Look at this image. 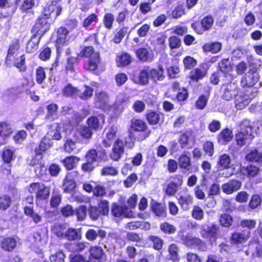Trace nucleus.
<instances>
[{
  "label": "nucleus",
  "mask_w": 262,
  "mask_h": 262,
  "mask_svg": "<svg viewBox=\"0 0 262 262\" xmlns=\"http://www.w3.org/2000/svg\"><path fill=\"white\" fill-rule=\"evenodd\" d=\"M25 214L31 217L33 222L38 224L41 221V216L37 213H36L32 206H25L24 207Z\"/></svg>",
  "instance_id": "473e14b6"
},
{
  "label": "nucleus",
  "mask_w": 262,
  "mask_h": 262,
  "mask_svg": "<svg viewBox=\"0 0 262 262\" xmlns=\"http://www.w3.org/2000/svg\"><path fill=\"white\" fill-rule=\"evenodd\" d=\"M242 186V183L237 180H232L228 182L224 183L222 186L223 191L227 194H230L239 190Z\"/></svg>",
  "instance_id": "9b49d317"
},
{
  "label": "nucleus",
  "mask_w": 262,
  "mask_h": 262,
  "mask_svg": "<svg viewBox=\"0 0 262 262\" xmlns=\"http://www.w3.org/2000/svg\"><path fill=\"white\" fill-rule=\"evenodd\" d=\"M149 78L150 77L148 68L144 69L141 71L137 79L135 80L134 82L142 85H145L148 83Z\"/></svg>",
  "instance_id": "58836bf2"
},
{
  "label": "nucleus",
  "mask_w": 262,
  "mask_h": 262,
  "mask_svg": "<svg viewBox=\"0 0 262 262\" xmlns=\"http://www.w3.org/2000/svg\"><path fill=\"white\" fill-rule=\"evenodd\" d=\"M20 45L18 40H15L9 45L5 63L7 67L10 65L15 58L19 54Z\"/></svg>",
  "instance_id": "9d476101"
},
{
  "label": "nucleus",
  "mask_w": 262,
  "mask_h": 262,
  "mask_svg": "<svg viewBox=\"0 0 262 262\" xmlns=\"http://www.w3.org/2000/svg\"><path fill=\"white\" fill-rule=\"evenodd\" d=\"M61 195L57 192H53L50 200V205L52 208H57L61 202Z\"/></svg>",
  "instance_id": "5fc2aeb1"
},
{
  "label": "nucleus",
  "mask_w": 262,
  "mask_h": 262,
  "mask_svg": "<svg viewBox=\"0 0 262 262\" xmlns=\"http://www.w3.org/2000/svg\"><path fill=\"white\" fill-rule=\"evenodd\" d=\"M207 70L205 65L202 64L199 68L192 70L190 73V78L193 80L198 81L202 79L206 74Z\"/></svg>",
  "instance_id": "4be33fe9"
},
{
  "label": "nucleus",
  "mask_w": 262,
  "mask_h": 262,
  "mask_svg": "<svg viewBox=\"0 0 262 262\" xmlns=\"http://www.w3.org/2000/svg\"><path fill=\"white\" fill-rule=\"evenodd\" d=\"M61 127L57 123H54L51 126V129L48 132V135L53 139L59 140L61 138L60 134Z\"/></svg>",
  "instance_id": "f704fd0d"
},
{
  "label": "nucleus",
  "mask_w": 262,
  "mask_h": 262,
  "mask_svg": "<svg viewBox=\"0 0 262 262\" xmlns=\"http://www.w3.org/2000/svg\"><path fill=\"white\" fill-rule=\"evenodd\" d=\"M61 10L62 8L60 6L54 4L50 5L45 8L43 14L39 17L33 26L31 30L32 32L41 37L50 28L49 23L47 19L49 18L50 16H53L55 18L60 15Z\"/></svg>",
  "instance_id": "f257e3e1"
},
{
  "label": "nucleus",
  "mask_w": 262,
  "mask_h": 262,
  "mask_svg": "<svg viewBox=\"0 0 262 262\" xmlns=\"http://www.w3.org/2000/svg\"><path fill=\"white\" fill-rule=\"evenodd\" d=\"M79 160V158L76 156H70L65 158L62 163L68 169L70 170L76 166Z\"/></svg>",
  "instance_id": "4c0bfd02"
},
{
  "label": "nucleus",
  "mask_w": 262,
  "mask_h": 262,
  "mask_svg": "<svg viewBox=\"0 0 262 262\" xmlns=\"http://www.w3.org/2000/svg\"><path fill=\"white\" fill-rule=\"evenodd\" d=\"M35 155L34 156L31 157V159H28L27 162L28 164L32 166L38 165L40 163H42L43 155L41 152H39L38 150H35Z\"/></svg>",
  "instance_id": "a18cd8bd"
},
{
  "label": "nucleus",
  "mask_w": 262,
  "mask_h": 262,
  "mask_svg": "<svg viewBox=\"0 0 262 262\" xmlns=\"http://www.w3.org/2000/svg\"><path fill=\"white\" fill-rule=\"evenodd\" d=\"M93 129L88 126H84L79 128L80 136L85 139H90L92 138L93 132Z\"/></svg>",
  "instance_id": "680f3d73"
},
{
  "label": "nucleus",
  "mask_w": 262,
  "mask_h": 262,
  "mask_svg": "<svg viewBox=\"0 0 262 262\" xmlns=\"http://www.w3.org/2000/svg\"><path fill=\"white\" fill-rule=\"evenodd\" d=\"M253 127L249 120L244 119L240 123V130L235 136L237 144L243 146L249 144L253 138Z\"/></svg>",
  "instance_id": "20e7f679"
},
{
  "label": "nucleus",
  "mask_w": 262,
  "mask_h": 262,
  "mask_svg": "<svg viewBox=\"0 0 262 262\" xmlns=\"http://www.w3.org/2000/svg\"><path fill=\"white\" fill-rule=\"evenodd\" d=\"M192 216L196 220L201 221L204 217V212L201 208L198 206H194L193 208Z\"/></svg>",
  "instance_id": "774afa93"
},
{
  "label": "nucleus",
  "mask_w": 262,
  "mask_h": 262,
  "mask_svg": "<svg viewBox=\"0 0 262 262\" xmlns=\"http://www.w3.org/2000/svg\"><path fill=\"white\" fill-rule=\"evenodd\" d=\"M219 232V227L214 224H211L203 225L201 233L203 237L208 238L212 242L216 240Z\"/></svg>",
  "instance_id": "1a4fd4ad"
},
{
  "label": "nucleus",
  "mask_w": 262,
  "mask_h": 262,
  "mask_svg": "<svg viewBox=\"0 0 262 262\" xmlns=\"http://www.w3.org/2000/svg\"><path fill=\"white\" fill-rule=\"evenodd\" d=\"M26 58L24 54H21L18 56L12 61H13V65L20 72H25L26 70Z\"/></svg>",
  "instance_id": "e433bc0d"
},
{
  "label": "nucleus",
  "mask_w": 262,
  "mask_h": 262,
  "mask_svg": "<svg viewBox=\"0 0 262 262\" xmlns=\"http://www.w3.org/2000/svg\"><path fill=\"white\" fill-rule=\"evenodd\" d=\"M52 231L54 232V234L58 237L64 238L66 231L65 227L63 225L58 224L55 225L52 228Z\"/></svg>",
  "instance_id": "338daca9"
},
{
  "label": "nucleus",
  "mask_w": 262,
  "mask_h": 262,
  "mask_svg": "<svg viewBox=\"0 0 262 262\" xmlns=\"http://www.w3.org/2000/svg\"><path fill=\"white\" fill-rule=\"evenodd\" d=\"M96 106L105 110L108 106V96L105 92H100L96 94Z\"/></svg>",
  "instance_id": "dca6fc26"
},
{
  "label": "nucleus",
  "mask_w": 262,
  "mask_h": 262,
  "mask_svg": "<svg viewBox=\"0 0 262 262\" xmlns=\"http://www.w3.org/2000/svg\"><path fill=\"white\" fill-rule=\"evenodd\" d=\"M234 104L237 110H243L245 108L250 102L252 97L247 95H237L235 97Z\"/></svg>",
  "instance_id": "2eb2a0df"
},
{
  "label": "nucleus",
  "mask_w": 262,
  "mask_h": 262,
  "mask_svg": "<svg viewBox=\"0 0 262 262\" xmlns=\"http://www.w3.org/2000/svg\"><path fill=\"white\" fill-rule=\"evenodd\" d=\"M93 194L97 197H103L106 195V192L104 187L100 184L94 183Z\"/></svg>",
  "instance_id": "603ef678"
},
{
  "label": "nucleus",
  "mask_w": 262,
  "mask_h": 262,
  "mask_svg": "<svg viewBox=\"0 0 262 262\" xmlns=\"http://www.w3.org/2000/svg\"><path fill=\"white\" fill-rule=\"evenodd\" d=\"M88 215L92 221H96L102 215L97 206L91 205L88 209Z\"/></svg>",
  "instance_id": "37998d69"
},
{
  "label": "nucleus",
  "mask_w": 262,
  "mask_h": 262,
  "mask_svg": "<svg viewBox=\"0 0 262 262\" xmlns=\"http://www.w3.org/2000/svg\"><path fill=\"white\" fill-rule=\"evenodd\" d=\"M178 248L175 244H171L168 248L169 253V258L173 262H177L179 260L180 258L178 253Z\"/></svg>",
  "instance_id": "8fccbe9b"
},
{
  "label": "nucleus",
  "mask_w": 262,
  "mask_h": 262,
  "mask_svg": "<svg viewBox=\"0 0 262 262\" xmlns=\"http://www.w3.org/2000/svg\"><path fill=\"white\" fill-rule=\"evenodd\" d=\"M114 20L115 17L113 14L111 13H105L103 19L104 27L108 30H110L113 27Z\"/></svg>",
  "instance_id": "de8ad7c7"
},
{
  "label": "nucleus",
  "mask_w": 262,
  "mask_h": 262,
  "mask_svg": "<svg viewBox=\"0 0 262 262\" xmlns=\"http://www.w3.org/2000/svg\"><path fill=\"white\" fill-rule=\"evenodd\" d=\"M90 256L89 259H93L100 261L105 255L102 248L101 247L95 246L91 248Z\"/></svg>",
  "instance_id": "c756f323"
},
{
  "label": "nucleus",
  "mask_w": 262,
  "mask_h": 262,
  "mask_svg": "<svg viewBox=\"0 0 262 262\" xmlns=\"http://www.w3.org/2000/svg\"><path fill=\"white\" fill-rule=\"evenodd\" d=\"M13 133L12 125L7 122L0 123V136L6 137Z\"/></svg>",
  "instance_id": "c9c22d12"
},
{
  "label": "nucleus",
  "mask_w": 262,
  "mask_h": 262,
  "mask_svg": "<svg viewBox=\"0 0 262 262\" xmlns=\"http://www.w3.org/2000/svg\"><path fill=\"white\" fill-rule=\"evenodd\" d=\"M221 47L222 45L219 42H210L205 44L203 46V50L206 52L216 53L221 50Z\"/></svg>",
  "instance_id": "a19ab883"
},
{
  "label": "nucleus",
  "mask_w": 262,
  "mask_h": 262,
  "mask_svg": "<svg viewBox=\"0 0 262 262\" xmlns=\"http://www.w3.org/2000/svg\"><path fill=\"white\" fill-rule=\"evenodd\" d=\"M106 139L103 141V144L104 147H109L112 144V141L116 137L117 129L114 126H112L108 128L105 129Z\"/></svg>",
  "instance_id": "a878e982"
},
{
  "label": "nucleus",
  "mask_w": 262,
  "mask_h": 262,
  "mask_svg": "<svg viewBox=\"0 0 262 262\" xmlns=\"http://www.w3.org/2000/svg\"><path fill=\"white\" fill-rule=\"evenodd\" d=\"M239 90L237 83L232 81L225 82L222 84L220 93L223 99L230 101L238 95Z\"/></svg>",
  "instance_id": "39448f33"
},
{
  "label": "nucleus",
  "mask_w": 262,
  "mask_h": 262,
  "mask_svg": "<svg viewBox=\"0 0 262 262\" xmlns=\"http://www.w3.org/2000/svg\"><path fill=\"white\" fill-rule=\"evenodd\" d=\"M232 138V132L228 128L223 129L217 136L218 141L222 144H225L230 141Z\"/></svg>",
  "instance_id": "cd10ccee"
},
{
  "label": "nucleus",
  "mask_w": 262,
  "mask_h": 262,
  "mask_svg": "<svg viewBox=\"0 0 262 262\" xmlns=\"http://www.w3.org/2000/svg\"><path fill=\"white\" fill-rule=\"evenodd\" d=\"M63 95L66 97H76L79 94V90L71 84H68L62 89Z\"/></svg>",
  "instance_id": "ea45409f"
},
{
  "label": "nucleus",
  "mask_w": 262,
  "mask_h": 262,
  "mask_svg": "<svg viewBox=\"0 0 262 262\" xmlns=\"http://www.w3.org/2000/svg\"><path fill=\"white\" fill-rule=\"evenodd\" d=\"M29 191L31 193H35L37 199L43 200L48 199L50 189L42 183H33L30 184Z\"/></svg>",
  "instance_id": "0eeeda50"
},
{
  "label": "nucleus",
  "mask_w": 262,
  "mask_h": 262,
  "mask_svg": "<svg viewBox=\"0 0 262 262\" xmlns=\"http://www.w3.org/2000/svg\"><path fill=\"white\" fill-rule=\"evenodd\" d=\"M53 142L48 137H45L41 141L38 147L35 148V150H38L39 152H45L47 150L52 146Z\"/></svg>",
  "instance_id": "72a5a7b5"
},
{
  "label": "nucleus",
  "mask_w": 262,
  "mask_h": 262,
  "mask_svg": "<svg viewBox=\"0 0 262 262\" xmlns=\"http://www.w3.org/2000/svg\"><path fill=\"white\" fill-rule=\"evenodd\" d=\"M149 239L153 244V248L155 249L160 250L162 248L163 241L161 238L156 236L150 235Z\"/></svg>",
  "instance_id": "0e129e2a"
},
{
  "label": "nucleus",
  "mask_w": 262,
  "mask_h": 262,
  "mask_svg": "<svg viewBox=\"0 0 262 262\" xmlns=\"http://www.w3.org/2000/svg\"><path fill=\"white\" fill-rule=\"evenodd\" d=\"M250 235V231L245 230L241 232L233 233L231 237L232 244H238L245 243Z\"/></svg>",
  "instance_id": "ddd939ff"
},
{
  "label": "nucleus",
  "mask_w": 262,
  "mask_h": 262,
  "mask_svg": "<svg viewBox=\"0 0 262 262\" xmlns=\"http://www.w3.org/2000/svg\"><path fill=\"white\" fill-rule=\"evenodd\" d=\"M100 211L102 215L106 216L109 213V202L108 201L102 200L99 202L97 207Z\"/></svg>",
  "instance_id": "6e6d98bb"
},
{
  "label": "nucleus",
  "mask_w": 262,
  "mask_h": 262,
  "mask_svg": "<svg viewBox=\"0 0 262 262\" xmlns=\"http://www.w3.org/2000/svg\"><path fill=\"white\" fill-rule=\"evenodd\" d=\"M189 155L190 153L188 151H184L178 159L180 167L187 171L190 169L191 163Z\"/></svg>",
  "instance_id": "412c9836"
},
{
  "label": "nucleus",
  "mask_w": 262,
  "mask_h": 262,
  "mask_svg": "<svg viewBox=\"0 0 262 262\" xmlns=\"http://www.w3.org/2000/svg\"><path fill=\"white\" fill-rule=\"evenodd\" d=\"M191 135V133L189 132L184 133L181 135L179 139V143L182 148L187 147Z\"/></svg>",
  "instance_id": "69168bd1"
},
{
  "label": "nucleus",
  "mask_w": 262,
  "mask_h": 262,
  "mask_svg": "<svg viewBox=\"0 0 262 262\" xmlns=\"http://www.w3.org/2000/svg\"><path fill=\"white\" fill-rule=\"evenodd\" d=\"M57 36L56 40V46L57 52H59L60 48L66 43L68 41V30L63 27H60L57 31Z\"/></svg>",
  "instance_id": "f8f14e48"
},
{
  "label": "nucleus",
  "mask_w": 262,
  "mask_h": 262,
  "mask_svg": "<svg viewBox=\"0 0 262 262\" xmlns=\"http://www.w3.org/2000/svg\"><path fill=\"white\" fill-rule=\"evenodd\" d=\"M221 72L226 74L231 71V66L229 59H224L219 63Z\"/></svg>",
  "instance_id": "09e8293b"
},
{
  "label": "nucleus",
  "mask_w": 262,
  "mask_h": 262,
  "mask_svg": "<svg viewBox=\"0 0 262 262\" xmlns=\"http://www.w3.org/2000/svg\"><path fill=\"white\" fill-rule=\"evenodd\" d=\"M40 38L39 36H37L36 34H34L31 38L27 45L26 51L27 52L32 53L38 49Z\"/></svg>",
  "instance_id": "7c9ffc66"
},
{
  "label": "nucleus",
  "mask_w": 262,
  "mask_h": 262,
  "mask_svg": "<svg viewBox=\"0 0 262 262\" xmlns=\"http://www.w3.org/2000/svg\"><path fill=\"white\" fill-rule=\"evenodd\" d=\"M146 128V123L144 122L141 120L133 119L129 131H132L137 135V140H143L148 136V134L145 132Z\"/></svg>",
  "instance_id": "6e6552de"
},
{
  "label": "nucleus",
  "mask_w": 262,
  "mask_h": 262,
  "mask_svg": "<svg viewBox=\"0 0 262 262\" xmlns=\"http://www.w3.org/2000/svg\"><path fill=\"white\" fill-rule=\"evenodd\" d=\"M58 106L57 104L52 103L47 106V114L46 119L50 121H52L58 118L57 111Z\"/></svg>",
  "instance_id": "b1692460"
},
{
  "label": "nucleus",
  "mask_w": 262,
  "mask_h": 262,
  "mask_svg": "<svg viewBox=\"0 0 262 262\" xmlns=\"http://www.w3.org/2000/svg\"><path fill=\"white\" fill-rule=\"evenodd\" d=\"M104 150L98 152L95 149H91L87 151L85 159L86 162L81 166L82 170L84 172H91L98 165V163L106 158Z\"/></svg>",
  "instance_id": "7ed1b4c3"
},
{
  "label": "nucleus",
  "mask_w": 262,
  "mask_h": 262,
  "mask_svg": "<svg viewBox=\"0 0 262 262\" xmlns=\"http://www.w3.org/2000/svg\"><path fill=\"white\" fill-rule=\"evenodd\" d=\"M162 116L158 112L150 111L147 113L146 119L149 124L154 125L159 123Z\"/></svg>",
  "instance_id": "c03bdc74"
},
{
  "label": "nucleus",
  "mask_w": 262,
  "mask_h": 262,
  "mask_svg": "<svg viewBox=\"0 0 262 262\" xmlns=\"http://www.w3.org/2000/svg\"><path fill=\"white\" fill-rule=\"evenodd\" d=\"M74 172L68 173L63 180V188L65 192H70L75 187V183L74 181Z\"/></svg>",
  "instance_id": "aec40b11"
},
{
  "label": "nucleus",
  "mask_w": 262,
  "mask_h": 262,
  "mask_svg": "<svg viewBox=\"0 0 262 262\" xmlns=\"http://www.w3.org/2000/svg\"><path fill=\"white\" fill-rule=\"evenodd\" d=\"M88 210L85 206H80L75 210H74V214L77 216L78 221H83L87 214Z\"/></svg>",
  "instance_id": "864d4df0"
},
{
  "label": "nucleus",
  "mask_w": 262,
  "mask_h": 262,
  "mask_svg": "<svg viewBox=\"0 0 262 262\" xmlns=\"http://www.w3.org/2000/svg\"><path fill=\"white\" fill-rule=\"evenodd\" d=\"M160 229L163 233L173 234L176 232V227L167 222H164L160 225Z\"/></svg>",
  "instance_id": "79ce46f5"
},
{
  "label": "nucleus",
  "mask_w": 262,
  "mask_h": 262,
  "mask_svg": "<svg viewBox=\"0 0 262 262\" xmlns=\"http://www.w3.org/2000/svg\"><path fill=\"white\" fill-rule=\"evenodd\" d=\"M261 199L259 195L254 194L252 196L249 206L251 209H254L259 208L261 204Z\"/></svg>",
  "instance_id": "3c124183"
},
{
  "label": "nucleus",
  "mask_w": 262,
  "mask_h": 262,
  "mask_svg": "<svg viewBox=\"0 0 262 262\" xmlns=\"http://www.w3.org/2000/svg\"><path fill=\"white\" fill-rule=\"evenodd\" d=\"M136 55L139 60L143 62H151L154 58V55L152 50L145 48L137 50Z\"/></svg>",
  "instance_id": "4468645a"
},
{
  "label": "nucleus",
  "mask_w": 262,
  "mask_h": 262,
  "mask_svg": "<svg viewBox=\"0 0 262 262\" xmlns=\"http://www.w3.org/2000/svg\"><path fill=\"white\" fill-rule=\"evenodd\" d=\"M231 162V159L229 155L223 154L221 156L218 162V165L223 168H227L229 167Z\"/></svg>",
  "instance_id": "e2e57ef3"
},
{
  "label": "nucleus",
  "mask_w": 262,
  "mask_h": 262,
  "mask_svg": "<svg viewBox=\"0 0 262 262\" xmlns=\"http://www.w3.org/2000/svg\"><path fill=\"white\" fill-rule=\"evenodd\" d=\"M137 135L132 131H129L128 137L125 139L124 143L122 140H117L110 154L111 158L114 161H118L124 153V145L128 148H133L134 146V141L137 140Z\"/></svg>",
  "instance_id": "f03ea898"
},
{
  "label": "nucleus",
  "mask_w": 262,
  "mask_h": 262,
  "mask_svg": "<svg viewBox=\"0 0 262 262\" xmlns=\"http://www.w3.org/2000/svg\"><path fill=\"white\" fill-rule=\"evenodd\" d=\"M99 62V54L98 53H94L89 58L88 62L84 64V68L88 71H94L97 69Z\"/></svg>",
  "instance_id": "f3484780"
},
{
  "label": "nucleus",
  "mask_w": 262,
  "mask_h": 262,
  "mask_svg": "<svg viewBox=\"0 0 262 262\" xmlns=\"http://www.w3.org/2000/svg\"><path fill=\"white\" fill-rule=\"evenodd\" d=\"M246 158L247 161L262 164V153L258 151L257 149L252 150L247 155Z\"/></svg>",
  "instance_id": "2f4dec72"
},
{
  "label": "nucleus",
  "mask_w": 262,
  "mask_h": 262,
  "mask_svg": "<svg viewBox=\"0 0 262 262\" xmlns=\"http://www.w3.org/2000/svg\"><path fill=\"white\" fill-rule=\"evenodd\" d=\"M148 71L150 78L155 81L157 80L161 81L164 78V70L161 66H159L157 69H152L150 70L148 69Z\"/></svg>",
  "instance_id": "c85d7f7f"
},
{
  "label": "nucleus",
  "mask_w": 262,
  "mask_h": 262,
  "mask_svg": "<svg viewBox=\"0 0 262 262\" xmlns=\"http://www.w3.org/2000/svg\"><path fill=\"white\" fill-rule=\"evenodd\" d=\"M79 237V234L76 229L69 228L66 231L64 238L69 241H75L78 239Z\"/></svg>",
  "instance_id": "052dcab7"
},
{
  "label": "nucleus",
  "mask_w": 262,
  "mask_h": 262,
  "mask_svg": "<svg viewBox=\"0 0 262 262\" xmlns=\"http://www.w3.org/2000/svg\"><path fill=\"white\" fill-rule=\"evenodd\" d=\"M181 242L186 246L194 247L199 245L201 241L199 238L192 236L191 235H182L180 236Z\"/></svg>",
  "instance_id": "5701e85b"
},
{
  "label": "nucleus",
  "mask_w": 262,
  "mask_h": 262,
  "mask_svg": "<svg viewBox=\"0 0 262 262\" xmlns=\"http://www.w3.org/2000/svg\"><path fill=\"white\" fill-rule=\"evenodd\" d=\"M151 208L153 212L158 217H165L166 216V209L165 206L157 202L151 204Z\"/></svg>",
  "instance_id": "bb28decb"
},
{
  "label": "nucleus",
  "mask_w": 262,
  "mask_h": 262,
  "mask_svg": "<svg viewBox=\"0 0 262 262\" xmlns=\"http://www.w3.org/2000/svg\"><path fill=\"white\" fill-rule=\"evenodd\" d=\"M166 38L163 35H160L157 38L155 41V47H154V50L157 53L163 51L166 47L165 45Z\"/></svg>",
  "instance_id": "49530a36"
},
{
  "label": "nucleus",
  "mask_w": 262,
  "mask_h": 262,
  "mask_svg": "<svg viewBox=\"0 0 262 262\" xmlns=\"http://www.w3.org/2000/svg\"><path fill=\"white\" fill-rule=\"evenodd\" d=\"M260 76L256 68H252L244 75L241 80V85L243 88L253 86L259 80Z\"/></svg>",
  "instance_id": "423d86ee"
},
{
  "label": "nucleus",
  "mask_w": 262,
  "mask_h": 262,
  "mask_svg": "<svg viewBox=\"0 0 262 262\" xmlns=\"http://www.w3.org/2000/svg\"><path fill=\"white\" fill-rule=\"evenodd\" d=\"M214 20L213 18L209 15L205 16L201 20V25L203 28V30H209L213 24Z\"/></svg>",
  "instance_id": "4d7b16f0"
},
{
  "label": "nucleus",
  "mask_w": 262,
  "mask_h": 262,
  "mask_svg": "<svg viewBox=\"0 0 262 262\" xmlns=\"http://www.w3.org/2000/svg\"><path fill=\"white\" fill-rule=\"evenodd\" d=\"M244 172L246 173L248 177H254L256 176L259 171V168L253 166L252 165H250L246 167L243 168Z\"/></svg>",
  "instance_id": "bf43d9fd"
},
{
  "label": "nucleus",
  "mask_w": 262,
  "mask_h": 262,
  "mask_svg": "<svg viewBox=\"0 0 262 262\" xmlns=\"http://www.w3.org/2000/svg\"><path fill=\"white\" fill-rule=\"evenodd\" d=\"M125 211V209L122 207L118 205L116 203L112 204L111 212L114 216L118 217L124 215Z\"/></svg>",
  "instance_id": "13d9d810"
},
{
  "label": "nucleus",
  "mask_w": 262,
  "mask_h": 262,
  "mask_svg": "<svg viewBox=\"0 0 262 262\" xmlns=\"http://www.w3.org/2000/svg\"><path fill=\"white\" fill-rule=\"evenodd\" d=\"M99 117L100 119L96 116H91L86 121L88 126L94 130L101 129L104 119L102 116Z\"/></svg>",
  "instance_id": "a211bd4d"
},
{
  "label": "nucleus",
  "mask_w": 262,
  "mask_h": 262,
  "mask_svg": "<svg viewBox=\"0 0 262 262\" xmlns=\"http://www.w3.org/2000/svg\"><path fill=\"white\" fill-rule=\"evenodd\" d=\"M16 244L17 242L14 238H5L1 242V247L4 251H11L15 248Z\"/></svg>",
  "instance_id": "393cba45"
},
{
  "label": "nucleus",
  "mask_w": 262,
  "mask_h": 262,
  "mask_svg": "<svg viewBox=\"0 0 262 262\" xmlns=\"http://www.w3.org/2000/svg\"><path fill=\"white\" fill-rule=\"evenodd\" d=\"M193 197L189 193H185L179 199V203L182 208L184 210H188L190 206L193 204Z\"/></svg>",
  "instance_id": "6ab92c4d"
}]
</instances>
